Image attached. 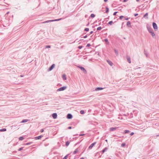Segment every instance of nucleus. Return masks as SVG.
<instances>
[{
    "instance_id": "nucleus-60",
    "label": "nucleus",
    "mask_w": 159,
    "mask_h": 159,
    "mask_svg": "<svg viewBox=\"0 0 159 159\" xmlns=\"http://www.w3.org/2000/svg\"><path fill=\"white\" fill-rule=\"evenodd\" d=\"M136 1L137 2H138L139 1V0H136Z\"/></svg>"
},
{
    "instance_id": "nucleus-7",
    "label": "nucleus",
    "mask_w": 159,
    "mask_h": 159,
    "mask_svg": "<svg viewBox=\"0 0 159 159\" xmlns=\"http://www.w3.org/2000/svg\"><path fill=\"white\" fill-rule=\"evenodd\" d=\"M57 114L56 113H53L52 114V116L54 119H55L57 118Z\"/></svg>"
},
{
    "instance_id": "nucleus-43",
    "label": "nucleus",
    "mask_w": 159,
    "mask_h": 159,
    "mask_svg": "<svg viewBox=\"0 0 159 159\" xmlns=\"http://www.w3.org/2000/svg\"><path fill=\"white\" fill-rule=\"evenodd\" d=\"M90 43H88L86 46V47H89L90 46Z\"/></svg>"
},
{
    "instance_id": "nucleus-61",
    "label": "nucleus",
    "mask_w": 159,
    "mask_h": 159,
    "mask_svg": "<svg viewBox=\"0 0 159 159\" xmlns=\"http://www.w3.org/2000/svg\"><path fill=\"white\" fill-rule=\"evenodd\" d=\"M20 76H21V77H23V75H20Z\"/></svg>"
},
{
    "instance_id": "nucleus-55",
    "label": "nucleus",
    "mask_w": 159,
    "mask_h": 159,
    "mask_svg": "<svg viewBox=\"0 0 159 159\" xmlns=\"http://www.w3.org/2000/svg\"><path fill=\"white\" fill-rule=\"evenodd\" d=\"M89 23L87 25H86V26H88L89 25Z\"/></svg>"
},
{
    "instance_id": "nucleus-19",
    "label": "nucleus",
    "mask_w": 159,
    "mask_h": 159,
    "mask_svg": "<svg viewBox=\"0 0 159 159\" xmlns=\"http://www.w3.org/2000/svg\"><path fill=\"white\" fill-rule=\"evenodd\" d=\"M28 119H24L21 122V123H25L27 122L28 121Z\"/></svg>"
},
{
    "instance_id": "nucleus-34",
    "label": "nucleus",
    "mask_w": 159,
    "mask_h": 159,
    "mask_svg": "<svg viewBox=\"0 0 159 159\" xmlns=\"http://www.w3.org/2000/svg\"><path fill=\"white\" fill-rule=\"evenodd\" d=\"M113 23V21H111L108 22V24L111 25Z\"/></svg>"
},
{
    "instance_id": "nucleus-2",
    "label": "nucleus",
    "mask_w": 159,
    "mask_h": 159,
    "mask_svg": "<svg viewBox=\"0 0 159 159\" xmlns=\"http://www.w3.org/2000/svg\"><path fill=\"white\" fill-rule=\"evenodd\" d=\"M67 88L66 86H63L61 87L57 90V91H64Z\"/></svg>"
},
{
    "instance_id": "nucleus-40",
    "label": "nucleus",
    "mask_w": 159,
    "mask_h": 159,
    "mask_svg": "<svg viewBox=\"0 0 159 159\" xmlns=\"http://www.w3.org/2000/svg\"><path fill=\"white\" fill-rule=\"evenodd\" d=\"M83 47V46H80L78 47V48L79 49H81Z\"/></svg>"
},
{
    "instance_id": "nucleus-42",
    "label": "nucleus",
    "mask_w": 159,
    "mask_h": 159,
    "mask_svg": "<svg viewBox=\"0 0 159 159\" xmlns=\"http://www.w3.org/2000/svg\"><path fill=\"white\" fill-rule=\"evenodd\" d=\"M117 12H114L113 14V15L114 16H115L116 15L117 13Z\"/></svg>"
},
{
    "instance_id": "nucleus-51",
    "label": "nucleus",
    "mask_w": 159,
    "mask_h": 159,
    "mask_svg": "<svg viewBox=\"0 0 159 159\" xmlns=\"http://www.w3.org/2000/svg\"><path fill=\"white\" fill-rule=\"evenodd\" d=\"M72 128V127L71 126H69V127H68V129H70Z\"/></svg>"
},
{
    "instance_id": "nucleus-28",
    "label": "nucleus",
    "mask_w": 159,
    "mask_h": 159,
    "mask_svg": "<svg viewBox=\"0 0 159 159\" xmlns=\"http://www.w3.org/2000/svg\"><path fill=\"white\" fill-rule=\"evenodd\" d=\"M114 51H115L116 55H118V52H117V50L115 49H114Z\"/></svg>"
},
{
    "instance_id": "nucleus-50",
    "label": "nucleus",
    "mask_w": 159,
    "mask_h": 159,
    "mask_svg": "<svg viewBox=\"0 0 159 159\" xmlns=\"http://www.w3.org/2000/svg\"><path fill=\"white\" fill-rule=\"evenodd\" d=\"M129 19V18L127 17V18H125V20H128Z\"/></svg>"
},
{
    "instance_id": "nucleus-32",
    "label": "nucleus",
    "mask_w": 159,
    "mask_h": 159,
    "mask_svg": "<svg viewBox=\"0 0 159 159\" xmlns=\"http://www.w3.org/2000/svg\"><path fill=\"white\" fill-rule=\"evenodd\" d=\"M19 139L20 140H22L24 139V138L23 137H19Z\"/></svg>"
},
{
    "instance_id": "nucleus-11",
    "label": "nucleus",
    "mask_w": 159,
    "mask_h": 159,
    "mask_svg": "<svg viewBox=\"0 0 159 159\" xmlns=\"http://www.w3.org/2000/svg\"><path fill=\"white\" fill-rule=\"evenodd\" d=\"M126 25L127 26H128L129 27H131V23L129 21H128L127 22V24H126Z\"/></svg>"
},
{
    "instance_id": "nucleus-13",
    "label": "nucleus",
    "mask_w": 159,
    "mask_h": 159,
    "mask_svg": "<svg viewBox=\"0 0 159 159\" xmlns=\"http://www.w3.org/2000/svg\"><path fill=\"white\" fill-rule=\"evenodd\" d=\"M43 136L42 135H40V136L35 137V139H36V140L39 139H40Z\"/></svg>"
},
{
    "instance_id": "nucleus-15",
    "label": "nucleus",
    "mask_w": 159,
    "mask_h": 159,
    "mask_svg": "<svg viewBox=\"0 0 159 159\" xmlns=\"http://www.w3.org/2000/svg\"><path fill=\"white\" fill-rule=\"evenodd\" d=\"M147 29L148 31L150 33V32H152L153 31V30L152 29L151 27H147Z\"/></svg>"
},
{
    "instance_id": "nucleus-37",
    "label": "nucleus",
    "mask_w": 159,
    "mask_h": 159,
    "mask_svg": "<svg viewBox=\"0 0 159 159\" xmlns=\"http://www.w3.org/2000/svg\"><path fill=\"white\" fill-rule=\"evenodd\" d=\"M125 143H122V144H121V146L122 147H124L125 146Z\"/></svg>"
},
{
    "instance_id": "nucleus-49",
    "label": "nucleus",
    "mask_w": 159,
    "mask_h": 159,
    "mask_svg": "<svg viewBox=\"0 0 159 159\" xmlns=\"http://www.w3.org/2000/svg\"><path fill=\"white\" fill-rule=\"evenodd\" d=\"M87 37V35H86L85 36H84L83 37V38H86Z\"/></svg>"
},
{
    "instance_id": "nucleus-56",
    "label": "nucleus",
    "mask_w": 159,
    "mask_h": 159,
    "mask_svg": "<svg viewBox=\"0 0 159 159\" xmlns=\"http://www.w3.org/2000/svg\"><path fill=\"white\" fill-rule=\"evenodd\" d=\"M17 152V151H14L13 152H14V153H16Z\"/></svg>"
},
{
    "instance_id": "nucleus-36",
    "label": "nucleus",
    "mask_w": 159,
    "mask_h": 159,
    "mask_svg": "<svg viewBox=\"0 0 159 159\" xmlns=\"http://www.w3.org/2000/svg\"><path fill=\"white\" fill-rule=\"evenodd\" d=\"M23 147H21V148H19L18 149V150L19 151H21V150H23Z\"/></svg>"
},
{
    "instance_id": "nucleus-8",
    "label": "nucleus",
    "mask_w": 159,
    "mask_h": 159,
    "mask_svg": "<svg viewBox=\"0 0 159 159\" xmlns=\"http://www.w3.org/2000/svg\"><path fill=\"white\" fill-rule=\"evenodd\" d=\"M96 142H94L91 144L89 147V149H91L93 147L95 144Z\"/></svg>"
},
{
    "instance_id": "nucleus-59",
    "label": "nucleus",
    "mask_w": 159,
    "mask_h": 159,
    "mask_svg": "<svg viewBox=\"0 0 159 159\" xmlns=\"http://www.w3.org/2000/svg\"><path fill=\"white\" fill-rule=\"evenodd\" d=\"M9 12H7V14H9Z\"/></svg>"
},
{
    "instance_id": "nucleus-6",
    "label": "nucleus",
    "mask_w": 159,
    "mask_h": 159,
    "mask_svg": "<svg viewBox=\"0 0 159 159\" xmlns=\"http://www.w3.org/2000/svg\"><path fill=\"white\" fill-rule=\"evenodd\" d=\"M66 117L68 119H71L72 118V115L71 114H68L67 115Z\"/></svg>"
},
{
    "instance_id": "nucleus-14",
    "label": "nucleus",
    "mask_w": 159,
    "mask_h": 159,
    "mask_svg": "<svg viewBox=\"0 0 159 159\" xmlns=\"http://www.w3.org/2000/svg\"><path fill=\"white\" fill-rule=\"evenodd\" d=\"M127 60L128 62L130 63L131 62V59L130 57L129 56L127 57Z\"/></svg>"
},
{
    "instance_id": "nucleus-5",
    "label": "nucleus",
    "mask_w": 159,
    "mask_h": 159,
    "mask_svg": "<svg viewBox=\"0 0 159 159\" xmlns=\"http://www.w3.org/2000/svg\"><path fill=\"white\" fill-rule=\"evenodd\" d=\"M55 65L54 64H53L48 69V71H50L52 70L53 68L55 67Z\"/></svg>"
},
{
    "instance_id": "nucleus-23",
    "label": "nucleus",
    "mask_w": 159,
    "mask_h": 159,
    "mask_svg": "<svg viewBox=\"0 0 159 159\" xmlns=\"http://www.w3.org/2000/svg\"><path fill=\"white\" fill-rule=\"evenodd\" d=\"M70 143V142L69 141H66V147L68 146L69 145Z\"/></svg>"
},
{
    "instance_id": "nucleus-4",
    "label": "nucleus",
    "mask_w": 159,
    "mask_h": 159,
    "mask_svg": "<svg viewBox=\"0 0 159 159\" xmlns=\"http://www.w3.org/2000/svg\"><path fill=\"white\" fill-rule=\"evenodd\" d=\"M152 26L154 30L156 31L157 30V24L153 22L152 23Z\"/></svg>"
},
{
    "instance_id": "nucleus-18",
    "label": "nucleus",
    "mask_w": 159,
    "mask_h": 159,
    "mask_svg": "<svg viewBox=\"0 0 159 159\" xmlns=\"http://www.w3.org/2000/svg\"><path fill=\"white\" fill-rule=\"evenodd\" d=\"M148 13H145V14L143 16V17L144 18H147V19H148V17L147 16H148Z\"/></svg>"
},
{
    "instance_id": "nucleus-31",
    "label": "nucleus",
    "mask_w": 159,
    "mask_h": 159,
    "mask_svg": "<svg viewBox=\"0 0 159 159\" xmlns=\"http://www.w3.org/2000/svg\"><path fill=\"white\" fill-rule=\"evenodd\" d=\"M101 29H102V27L101 26H99L97 28V31H98V30H100Z\"/></svg>"
},
{
    "instance_id": "nucleus-52",
    "label": "nucleus",
    "mask_w": 159,
    "mask_h": 159,
    "mask_svg": "<svg viewBox=\"0 0 159 159\" xmlns=\"http://www.w3.org/2000/svg\"><path fill=\"white\" fill-rule=\"evenodd\" d=\"M128 0H123V2H126Z\"/></svg>"
},
{
    "instance_id": "nucleus-44",
    "label": "nucleus",
    "mask_w": 159,
    "mask_h": 159,
    "mask_svg": "<svg viewBox=\"0 0 159 159\" xmlns=\"http://www.w3.org/2000/svg\"><path fill=\"white\" fill-rule=\"evenodd\" d=\"M138 15V13H135L134 14V15L135 16H136Z\"/></svg>"
},
{
    "instance_id": "nucleus-21",
    "label": "nucleus",
    "mask_w": 159,
    "mask_h": 159,
    "mask_svg": "<svg viewBox=\"0 0 159 159\" xmlns=\"http://www.w3.org/2000/svg\"><path fill=\"white\" fill-rule=\"evenodd\" d=\"M104 41L108 45L109 44V42L108 41V40L107 39H104Z\"/></svg>"
},
{
    "instance_id": "nucleus-46",
    "label": "nucleus",
    "mask_w": 159,
    "mask_h": 159,
    "mask_svg": "<svg viewBox=\"0 0 159 159\" xmlns=\"http://www.w3.org/2000/svg\"><path fill=\"white\" fill-rule=\"evenodd\" d=\"M134 132H131L130 134V135L131 136H132L133 135H134Z\"/></svg>"
},
{
    "instance_id": "nucleus-27",
    "label": "nucleus",
    "mask_w": 159,
    "mask_h": 159,
    "mask_svg": "<svg viewBox=\"0 0 159 159\" xmlns=\"http://www.w3.org/2000/svg\"><path fill=\"white\" fill-rule=\"evenodd\" d=\"M106 11H105V12L107 13H108L109 12V8H108L107 7H106Z\"/></svg>"
},
{
    "instance_id": "nucleus-33",
    "label": "nucleus",
    "mask_w": 159,
    "mask_h": 159,
    "mask_svg": "<svg viewBox=\"0 0 159 159\" xmlns=\"http://www.w3.org/2000/svg\"><path fill=\"white\" fill-rule=\"evenodd\" d=\"M32 143H33V142H32L27 143L25 144V145H29L32 144Z\"/></svg>"
},
{
    "instance_id": "nucleus-58",
    "label": "nucleus",
    "mask_w": 159,
    "mask_h": 159,
    "mask_svg": "<svg viewBox=\"0 0 159 159\" xmlns=\"http://www.w3.org/2000/svg\"><path fill=\"white\" fill-rule=\"evenodd\" d=\"M109 17H109V16L108 17V18H107V19H109Z\"/></svg>"
},
{
    "instance_id": "nucleus-26",
    "label": "nucleus",
    "mask_w": 159,
    "mask_h": 159,
    "mask_svg": "<svg viewBox=\"0 0 159 159\" xmlns=\"http://www.w3.org/2000/svg\"><path fill=\"white\" fill-rule=\"evenodd\" d=\"M78 151V148H76L75 149V151H74V152H73V154H75Z\"/></svg>"
},
{
    "instance_id": "nucleus-47",
    "label": "nucleus",
    "mask_w": 159,
    "mask_h": 159,
    "mask_svg": "<svg viewBox=\"0 0 159 159\" xmlns=\"http://www.w3.org/2000/svg\"><path fill=\"white\" fill-rule=\"evenodd\" d=\"M44 131V130L43 129H42L40 130L41 132L42 133Z\"/></svg>"
},
{
    "instance_id": "nucleus-25",
    "label": "nucleus",
    "mask_w": 159,
    "mask_h": 159,
    "mask_svg": "<svg viewBox=\"0 0 159 159\" xmlns=\"http://www.w3.org/2000/svg\"><path fill=\"white\" fill-rule=\"evenodd\" d=\"M130 132L129 131V130H125L124 132V134H127V133H129Z\"/></svg>"
},
{
    "instance_id": "nucleus-30",
    "label": "nucleus",
    "mask_w": 159,
    "mask_h": 159,
    "mask_svg": "<svg viewBox=\"0 0 159 159\" xmlns=\"http://www.w3.org/2000/svg\"><path fill=\"white\" fill-rule=\"evenodd\" d=\"M95 16V15L93 14H91L90 15V17L92 18H94Z\"/></svg>"
},
{
    "instance_id": "nucleus-16",
    "label": "nucleus",
    "mask_w": 159,
    "mask_h": 159,
    "mask_svg": "<svg viewBox=\"0 0 159 159\" xmlns=\"http://www.w3.org/2000/svg\"><path fill=\"white\" fill-rule=\"evenodd\" d=\"M144 53L147 57H148V53L145 50H144Z\"/></svg>"
},
{
    "instance_id": "nucleus-45",
    "label": "nucleus",
    "mask_w": 159,
    "mask_h": 159,
    "mask_svg": "<svg viewBox=\"0 0 159 159\" xmlns=\"http://www.w3.org/2000/svg\"><path fill=\"white\" fill-rule=\"evenodd\" d=\"M85 135V134H80L79 135V136H84V135Z\"/></svg>"
},
{
    "instance_id": "nucleus-38",
    "label": "nucleus",
    "mask_w": 159,
    "mask_h": 159,
    "mask_svg": "<svg viewBox=\"0 0 159 159\" xmlns=\"http://www.w3.org/2000/svg\"><path fill=\"white\" fill-rule=\"evenodd\" d=\"M51 48V46L50 45H47L45 47L46 48Z\"/></svg>"
},
{
    "instance_id": "nucleus-39",
    "label": "nucleus",
    "mask_w": 159,
    "mask_h": 159,
    "mask_svg": "<svg viewBox=\"0 0 159 159\" xmlns=\"http://www.w3.org/2000/svg\"><path fill=\"white\" fill-rule=\"evenodd\" d=\"M69 155V154H67L63 158V159H66L67 157Z\"/></svg>"
},
{
    "instance_id": "nucleus-29",
    "label": "nucleus",
    "mask_w": 159,
    "mask_h": 159,
    "mask_svg": "<svg viewBox=\"0 0 159 159\" xmlns=\"http://www.w3.org/2000/svg\"><path fill=\"white\" fill-rule=\"evenodd\" d=\"M80 113L81 114H83L84 113V110H81L80 111Z\"/></svg>"
},
{
    "instance_id": "nucleus-63",
    "label": "nucleus",
    "mask_w": 159,
    "mask_h": 159,
    "mask_svg": "<svg viewBox=\"0 0 159 159\" xmlns=\"http://www.w3.org/2000/svg\"><path fill=\"white\" fill-rule=\"evenodd\" d=\"M78 143H77L75 144V145H77V144H78Z\"/></svg>"
},
{
    "instance_id": "nucleus-41",
    "label": "nucleus",
    "mask_w": 159,
    "mask_h": 159,
    "mask_svg": "<svg viewBox=\"0 0 159 159\" xmlns=\"http://www.w3.org/2000/svg\"><path fill=\"white\" fill-rule=\"evenodd\" d=\"M123 17H124V16H121L119 17V19H121Z\"/></svg>"
},
{
    "instance_id": "nucleus-22",
    "label": "nucleus",
    "mask_w": 159,
    "mask_h": 159,
    "mask_svg": "<svg viewBox=\"0 0 159 159\" xmlns=\"http://www.w3.org/2000/svg\"><path fill=\"white\" fill-rule=\"evenodd\" d=\"M62 78L63 80H65L66 79V76L64 74L62 75Z\"/></svg>"
},
{
    "instance_id": "nucleus-3",
    "label": "nucleus",
    "mask_w": 159,
    "mask_h": 159,
    "mask_svg": "<svg viewBox=\"0 0 159 159\" xmlns=\"http://www.w3.org/2000/svg\"><path fill=\"white\" fill-rule=\"evenodd\" d=\"M78 68H80V70H82L84 73H86L87 71H86V70H85V69L84 67H83L82 66H78Z\"/></svg>"
},
{
    "instance_id": "nucleus-62",
    "label": "nucleus",
    "mask_w": 159,
    "mask_h": 159,
    "mask_svg": "<svg viewBox=\"0 0 159 159\" xmlns=\"http://www.w3.org/2000/svg\"><path fill=\"white\" fill-rule=\"evenodd\" d=\"M105 141L107 142V139L105 140Z\"/></svg>"
},
{
    "instance_id": "nucleus-57",
    "label": "nucleus",
    "mask_w": 159,
    "mask_h": 159,
    "mask_svg": "<svg viewBox=\"0 0 159 159\" xmlns=\"http://www.w3.org/2000/svg\"><path fill=\"white\" fill-rule=\"evenodd\" d=\"M80 159H84V157H82Z\"/></svg>"
},
{
    "instance_id": "nucleus-54",
    "label": "nucleus",
    "mask_w": 159,
    "mask_h": 159,
    "mask_svg": "<svg viewBox=\"0 0 159 159\" xmlns=\"http://www.w3.org/2000/svg\"><path fill=\"white\" fill-rule=\"evenodd\" d=\"M108 0H104V1L105 2H107Z\"/></svg>"
},
{
    "instance_id": "nucleus-20",
    "label": "nucleus",
    "mask_w": 159,
    "mask_h": 159,
    "mask_svg": "<svg viewBox=\"0 0 159 159\" xmlns=\"http://www.w3.org/2000/svg\"><path fill=\"white\" fill-rule=\"evenodd\" d=\"M150 33L153 38H154L155 36V34L154 32H153V31L152 32H150Z\"/></svg>"
},
{
    "instance_id": "nucleus-12",
    "label": "nucleus",
    "mask_w": 159,
    "mask_h": 159,
    "mask_svg": "<svg viewBox=\"0 0 159 159\" xmlns=\"http://www.w3.org/2000/svg\"><path fill=\"white\" fill-rule=\"evenodd\" d=\"M117 127H111L110 128V130L111 131H113L116 130L117 129Z\"/></svg>"
},
{
    "instance_id": "nucleus-24",
    "label": "nucleus",
    "mask_w": 159,
    "mask_h": 159,
    "mask_svg": "<svg viewBox=\"0 0 159 159\" xmlns=\"http://www.w3.org/2000/svg\"><path fill=\"white\" fill-rule=\"evenodd\" d=\"M7 130L6 129V128H3L1 129H0V132H3Z\"/></svg>"
},
{
    "instance_id": "nucleus-48",
    "label": "nucleus",
    "mask_w": 159,
    "mask_h": 159,
    "mask_svg": "<svg viewBox=\"0 0 159 159\" xmlns=\"http://www.w3.org/2000/svg\"><path fill=\"white\" fill-rule=\"evenodd\" d=\"M49 145V143H46L44 145L45 146H48Z\"/></svg>"
},
{
    "instance_id": "nucleus-53",
    "label": "nucleus",
    "mask_w": 159,
    "mask_h": 159,
    "mask_svg": "<svg viewBox=\"0 0 159 159\" xmlns=\"http://www.w3.org/2000/svg\"><path fill=\"white\" fill-rule=\"evenodd\" d=\"M93 33V31H91V32H90V34H92Z\"/></svg>"
},
{
    "instance_id": "nucleus-1",
    "label": "nucleus",
    "mask_w": 159,
    "mask_h": 159,
    "mask_svg": "<svg viewBox=\"0 0 159 159\" xmlns=\"http://www.w3.org/2000/svg\"><path fill=\"white\" fill-rule=\"evenodd\" d=\"M62 19V18H60L58 19H55V20H47L45 21H44L43 22H42V23H48V22H53V21H59L60 20H61Z\"/></svg>"
},
{
    "instance_id": "nucleus-35",
    "label": "nucleus",
    "mask_w": 159,
    "mask_h": 159,
    "mask_svg": "<svg viewBox=\"0 0 159 159\" xmlns=\"http://www.w3.org/2000/svg\"><path fill=\"white\" fill-rule=\"evenodd\" d=\"M89 28H86L84 29V31L86 32H88L89 31Z\"/></svg>"
},
{
    "instance_id": "nucleus-10",
    "label": "nucleus",
    "mask_w": 159,
    "mask_h": 159,
    "mask_svg": "<svg viewBox=\"0 0 159 159\" xmlns=\"http://www.w3.org/2000/svg\"><path fill=\"white\" fill-rule=\"evenodd\" d=\"M107 62L108 63V64L111 66H112L113 65V63L112 62V61H110L109 60H107Z\"/></svg>"
},
{
    "instance_id": "nucleus-17",
    "label": "nucleus",
    "mask_w": 159,
    "mask_h": 159,
    "mask_svg": "<svg viewBox=\"0 0 159 159\" xmlns=\"http://www.w3.org/2000/svg\"><path fill=\"white\" fill-rule=\"evenodd\" d=\"M108 149V148L107 147L105 148L104 149H103L102 151V153H103L105 152H106Z\"/></svg>"
},
{
    "instance_id": "nucleus-9",
    "label": "nucleus",
    "mask_w": 159,
    "mask_h": 159,
    "mask_svg": "<svg viewBox=\"0 0 159 159\" xmlns=\"http://www.w3.org/2000/svg\"><path fill=\"white\" fill-rule=\"evenodd\" d=\"M103 89H104V88H102V87H98L96 88L95 89V91H98L102 90Z\"/></svg>"
}]
</instances>
